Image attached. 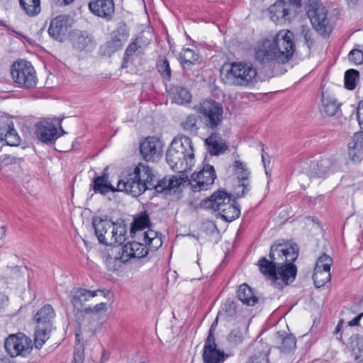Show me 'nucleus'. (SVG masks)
<instances>
[{
  "instance_id": "8",
  "label": "nucleus",
  "mask_w": 363,
  "mask_h": 363,
  "mask_svg": "<svg viewBox=\"0 0 363 363\" xmlns=\"http://www.w3.org/2000/svg\"><path fill=\"white\" fill-rule=\"evenodd\" d=\"M206 158L203 162L202 169L198 172H194L191 176V179H188V181L185 182L187 185L191 186L194 192L209 189L217 177L214 167L206 163Z\"/></svg>"
},
{
  "instance_id": "37",
  "label": "nucleus",
  "mask_w": 363,
  "mask_h": 363,
  "mask_svg": "<svg viewBox=\"0 0 363 363\" xmlns=\"http://www.w3.org/2000/svg\"><path fill=\"white\" fill-rule=\"evenodd\" d=\"M237 296L244 304L250 306H255L259 300L252 289L247 284H242L239 286L237 291Z\"/></svg>"
},
{
  "instance_id": "51",
  "label": "nucleus",
  "mask_w": 363,
  "mask_h": 363,
  "mask_svg": "<svg viewBox=\"0 0 363 363\" xmlns=\"http://www.w3.org/2000/svg\"><path fill=\"white\" fill-rule=\"evenodd\" d=\"M333 263V259L325 253H323L316 260L314 269L322 271H330L331 266Z\"/></svg>"
},
{
  "instance_id": "57",
  "label": "nucleus",
  "mask_w": 363,
  "mask_h": 363,
  "mask_svg": "<svg viewBox=\"0 0 363 363\" xmlns=\"http://www.w3.org/2000/svg\"><path fill=\"white\" fill-rule=\"evenodd\" d=\"M348 60L355 65L363 64V51L354 48L348 54Z\"/></svg>"
},
{
  "instance_id": "1",
  "label": "nucleus",
  "mask_w": 363,
  "mask_h": 363,
  "mask_svg": "<svg viewBox=\"0 0 363 363\" xmlns=\"http://www.w3.org/2000/svg\"><path fill=\"white\" fill-rule=\"evenodd\" d=\"M166 161L174 172L184 173L191 170L195 161L191 138L186 135L174 138L167 151Z\"/></svg>"
},
{
  "instance_id": "62",
  "label": "nucleus",
  "mask_w": 363,
  "mask_h": 363,
  "mask_svg": "<svg viewBox=\"0 0 363 363\" xmlns=\"http://www.w3.org/2000/svg\"><path fill=\"white\" fill-rule=\"evenodd\" d=\"M106 303H100L96 305H95L93 308L87 307L84 308V312L86 314L91 313H99L102 311H106Z\"/></svg>"
},
{
  "instance_id": "53",
  "label": "nucleus",
  "mask_w": 363,
  "mask_h": 363,
  "mask_svg": "<svg viewBox=\"0 0 363 363\" xmlns=\"http://www.w3.org/2000/svg\"><path fill=\"white\" fill-rule=\"evenodd\" d=\"M227 341L232 346H237L244 340L243 333L238 328L232 330L227 335Z\"/></svg>"
},
{
  "instance_id": "9",
  "label": "nucleus",
  "mask_w": 363,
  "mask_h": 363,
  "mask_svg": "<svg viewBox=\"0 0 363 363\" xmlns=\"http://www.w3.org/2000/svg\"><path fill=\"white\" fill-rule=\"evenodd\" d=\"M4 349L12 357H26L33 349L31 339L23 333L10 334L4 340Z\"/></svg>"
},
{
  "instance_id": "44",
  "label": "nucleus",
  "mask_w": 363,
  "mask_h": 363,
  "mask_svg": "<svg viewBox=\"0 0 363 363\" xmlns=\"http://www.w3.org/2000/svg\"><path fill=\"white\" fill-rule=\"evenodd\" d=\"M52 330V329L50 328H38V326H36L33 342V345L36 349H41L45 342L49 339L50 333H51Z\"/></svg>"
},
{
  "instance_id": "55",
  "label": "nucleus",
  "mask_w": 363,
  "mask_h": 363,
  "mask_svg": "<svg viewBox=\"0 0 363 363\" xmlns=\"http://www.w3.org/2000/svg\"><path fill=\"white\" fill-rule=\"evenodd\" d=\"M197 118L194 115H189L186 120L182 123L183 128L191 133H196L198 127L196 125Z\"/></svg>"
},
{
  "instance_id": "11",
  "label": "nucleus",
  "mask_w": 363,
  "mask_h": 363,
  "mask_svg": "<svg viewBox=\"0 0 363 363\" xmlns=\"http://www.w3.org/2000/svg\"><path fill=\"white\" fill-rule=\"evenodd\" d=\"M188 181V176H172L167 179L164 177L156 182L155 178L149 184L148 189H155L157 194L164 196L172 195L181 192V186Z\"/></svg>"
},
{
  "instance_id": "56",
  "label": "nucleus",
  "mask_w": 363,
  "mask_h": 363,
  "mask_svg": "<svg viewBox=\"0 0 363 363\" xmlns=\"http://www.w3.org/2000/svg\"><path fill=\"white\" fill-rule=\"evenodd\" d=\"M301 36L304 38L305 44L308 48L311 49L314 45V40L313 39L312 31L308 26H301Z\"/></svg>"
},
{
  "instance_id": "64",
  "label": "nucleus",
  "mask_w": 363,
  "mask_h": 363,
  "mask_svg": "<svg viewBox=\"0 0 363 363\" xmlns=\"http://www.w3.org/2000/svg\"><path fill=\"white\" fill-rule=\"evenodd\" d=\"M357 115L360 128L363 130V101L359 104Z\"/></svg>"
},
{
  "instance_id": "48",
  "label": "nucleus",
  "mask_w": 363,
  "mask_h": 363,
  "mask_svg": "<svg viewBox=\"0 0 363 363\" xmlns=\"http://www.w3.org/2000/svg\"><path fill=\"white\" fill-rule=\"evenodd\" d=\"M313 279L316 288H320L331 279L330 271L313 270Z\"/></svg>"
},
{
  "instance_id": "35",
  "label": "nucleus",
  "mask_w": 363,
  "mask_h": 363,
  "mask_svg": "<svg viewBox=\"0 0 363 363\" xmlns=\"http://www.w3.org/2000/svg\"><path fill=\"white\" fill-rule=\"evenodd\" d=\"M151 225L150 215L146 210L142 211L133 216V220L130 224V234L142 230Z\"/></svg>"
},
{
  "instance_id": "20",
  "label": "nucleus",
  "mask_w": 363,
  "mask_h": 363,
  "mask_svg": "<svg viewBox=\"0 0 363 363\" xmlns=\"http://www.w3.org/2000/svg\"><path fill=\"white\" fill-rule=\"evenodd\" d=\"M0 142L9 146H18L21 139L9 119L0 120Z\"/></svg>"
},
{
  "instance_id": "33",
  "label": "nucleus",
  "mask_w": 363,
  "mask_h": 363,
  "mask_svg": "<svg viewBox=\"0 0 363 363\" xmlns=\"http://www.w3.org/2000/svg\"><path fill=\"white\" fill-rule=\"evenodd\" d=\"M98 291H90L82 288H79L74 291L71 302L74 308L79 309L83 306L84 302L87 301L90 298L97 295ZM103 293V291H100Z\"/></svg>"
},
{
  "instance_id": "43",
  "label": "nucleus",
  "mask_w": 363,
  "mask_h": 363,
  "mask_svg": "<svg viewBox=\"0 0 363 363\" xmlns=\"http://www.w3.org/2000/svg\"><path fill=\"white\" fill-rule=\"evenodd\" d=\"M21 8L30 17L37 16L41 11L40 0H18Z\"/></svg>"
},
{
  "instance_id": "49",
  "label": "nucleus",
  "mask_w": 363,
  "mask_h": 363,
  "mask_svg": "<svg viewBox=\"0 0 363 363\" xmlns=\"http://www.w3.org/2000/svg\"><path fill=\"white\" fill-rule=\"evenodd\" d=\"M333 263V259L325 253H323L316 260L314 269L322 271H330L331 266Z\"/></svg>"
},
{
  "instance_id": "25",
  "label": "nucleus",
  "mask_w": 363,
  "mask_h": 363,
  "mask_svg": "<svg viewBox=\"0 0 363 363\" xmlns=\"http://www.w3.org/2000/svg\"><path fill=\"white\" fill-rule=\"evenodd\" d=\"M204 143L211 156H218L228 149V145L218 133H212L205 140Z\"/></svg>"
},
{
  "instance_id": "40",
  "label": "nucleus",
  "mask_w": 363,
  "mask_h": 363,
  "mask_svg": "<svg viewBox=\"0 0 363 363\" xmlns=\"http://www.w3.org/2000/svg\"><path fill=\"white\" fill-rule=\"evenodd\" d=\"M218 316L226 321L235 320L237 318V306L234 301L228 298L223 304Z\"/></svg>"
},
{
  "instance_id": "22",
  "label": "nucleus",
  "mask_w": 363,
  "mask_h": 363,
  "mask_svg": "<svg viewBox=\"0 0 363 363\" xmlns=\"http://www.w3.org/2000/svg\"><path fill=\"white\" fill-rule=\"evenodd\" d=\"M69 27V16L59 15L51 20L48 33L52 39L62 42Z\"/></svg>"
},
{
  "instance_id": "61",
  "label": "nucleus",
  "mask_w": 363,
  "mask_h": 363,
  "mask_svg": "<svg viewBox=\"0 0 363 363\" xmlns=\"http://www.w3.org/2000/svg\"><path fill=\"white\" fill-rule=\"evenodd\" d=\"M160 234L161 233L150 229L143 233V241L145 243L152 242V240L160 237Z\"/></svg>"
},
{
  "instance_id": "27",
  "label": "nucleus",
  "mask_w": 363,
  "mask_h": 363,
  "mask_svg": "<svg viewBox=\"0 0 363 363\" xmlns=\"http://www.w3.org/2000/svg\"><path fill=\"white\" fill-rule=\"evenodd\" d=\"M107 170L108 167L104 168L101 176L94 177L91 186L95 193L106 195L108 192L119 191L118 188L116 189L108 181Z\"/></svg>"
},
{
  "instance_id": "52",
  "label": "nucleus",
  "mask_w": 363,
  "mask_h": 363,
  "mask_svg": "<svg viewBox=\"0 0 363 363\" xmlns=\"http://www.w3.org/2000/svg\"><path fill=\"white\" fill-rule=\"evenodd\" d=\"M130 242V250L134 252L133 257L137 258H143L147 256L148 254L149 249L146 246L145 243H141L136 241Z\"/></svg>"
},
{
  "instance_id": "2",
  "label": "nucleus",
  "mask_w": 363,
  "mask_h": 363,
  "mask_svg": "<svg viewBox=\"0 0 363 363\" xmlns=\"http://www.w3.org/2000/svg\"><path fill=\"white\" fill-rule=\"evenodd\" d=\"M155 178L152 169L143 163H139L133 172L118 182L119 191H124L137 197L148 189L149 184Z\"/></svg>"
},
{
  "instance_id": "23",
  "label": "nucleus",
  "mask_w": 363,
  "mask_h": 363,
  "mask_svg": "<svg viewBox=\"0 0 363 363\" xmlns=\"http://www.w3.org/2000/svg\"><path fill=\"white\" fill-rule=\"evenodd\" d=\"M233 167L235 169V174L238 179V188H242L241 192L236 193L237 198L244 197L250 191V185L249 181L250 171L246 165L240 160H236L233 163Z\"/></svg>"
},
{
  "instance_id": "24",
  "label": "nucleus",
  "mask_w": 363,
  "mask_h": 363,
  "mask_svg": "<svg viewBox=\"0 0 363 363\" xmlns=\"http://www.w3.org/2000/svg\"><path fill=\"white\" fill-rule=\"evenodd\" d=\"M111 218L107 215L102 216H93L91 218V224L94 229V233L100 243L108 245L107 240L105 238L106 233L111 228Z\"/></svg>"
},
{
  "instance_id": "16",
  "label": "nucleus",
  "mask_w": 363,
  "mask_h": 363,
  "mask_svg": "<svg viewBox=\"0 0 363 363\" xmlns=\"http://www.w3.org/2000/svg\"><path fill=\"white\" fill-rule=\"evenodd\" d=\"M211 336L205 340L202 354L203 361L204 363H224L230 354L218 349L216 341L211 339Z\"/></svg>"
},
{
  "instance_id": "36",
  "label": "nucleus",
  "mask_w": 363,
  "mask_h": 363,
  "mask_svg": "<svg viewBox=\"0 0 363 363\" xmlns=\"http://www.w3.org/2000/svg\"><path fill=\"white\" fill-rule=\"evenodd\" d=\"M240 208L235 199L233 202L227 203L225 207L218 211L219 216L225 222L230 223L239 218Z\"/></svg>"
},
{
  "instance_id": "19",
  "label": "nucleus",
  "mask_w": 363,
  "mask_h": 363,
  "mask_svg": "<svg viewBox=\"0 0 363 363\" xmlns=\"http://www.w3.org/2000/svg\"><path fill=\"white\" fill-rule=\"evenodd\" d=\"M255 58L262 64L271 62L281 63L279 60L278 52H277L269 39H264L259 43L255 51Z\"/></svg>"
},
{
  "instance_id": "4",
  "label": "nucleus",
  "mask_w": 363,
  "mask_h": 363,
  "mask_svg": "<svg viewBox=\"0 0 363 363\" xmlns=\"http://www.w3.org/2000/svg\"><path fill=\"white\" fill-rule=\"evenodd\" d=\"M299 255L298 245L291 240H278L270 247L269 259L272 264H281L291 261L295 262Z\"/></svg>"
},
{
  "instance_id": "6",
  "label": "nucleus",
  "mask_w": 363,
  "mask_h": 363,
  "mask_svg": "<svg viewBox=\"0 0 363 363\" xmlns=\"http://www.w3.org/2000/svg\"><path fill=\"white\" fill-rule=\"evenodd\" d=\"M197 111L202 116L203 123L208 129L216 130L223 122V107L215 100L207 99L200 103Z\"/></svg>"
},
{
  "instance_id": "63",
  "label": "nucleus",
  "mask_w": 363,
  "mask_h": 363,
  "mask_svg": "<svg viewBox=\"0 0 363 363\" xmlns=\"http://www.w3.org/2000/svg\"><path fill=\"white\" fill-rule=\"evenodd\" d=\"M162 235L160 234V237L152 240V242L145 243L146 246L147 245L150 247V250L156 251L162 245Z\"/></svg>"
},
{
  "instance_id": "12",
  "label": "nucleus",
  "mask_w": 363,
  "mask_h": 363,
  "mask_svg": "<svg viewBox=\"0 0 363 363\" xmlns=\"http://www.w3.org/2000/svg\"><path fill=\"white\" fill-rule=\"evenodd\" d=\"M296 9L292 4L286 0H277L269 8L270 18L276 24L289 23L295 18Z\"/></svg>"
},
{
  "instance_id": "29",
  "label": "nucleus",
  "mask_w": 363,
  "mask_h": 363,
  "mask_svg": "<svg viewBox=\"0 0 363 363\" xmlns=\"http://www.w3.org/2000/svg\"><path fill=\"white\" fill-rule=\"evenodd\" d=\"M55 316V311L50 304L43 306L35 315L34 320L38 328L46 327L52 329V320Z\"/></svg>"
},
{
  "instance_id": "30",
  "label": "nucleus",
  "mask_w": 363,
  "mask_h": 363,
  "mask_svg": "<svg viewBox=\"0 0 363 363\" xmlns=\"http://www.w3.org/2000/svg\"><path fill=\"white\" fill-rule=\"evenodd\" d=\"M278 348L282 353H291L296 347V338L292 334H288L285 331H277L275 334Z\"/></svg>"
},
{
  "instance_id": "39",
  "label": "nucleus",
  "mask_w": 363,
  "mask_h": 363,
  "mask_svg": "<svg viewBox=\"0 0 363 363\" xmlns=\"http://www.w3.org/2000/svg\"><path fill=\"white\" fill-rule=\"evenodd\" d=\"M339 108V104L335 99L323 94L322 106L320 108L321 113L325 116H333Z\"/></svg>"
},
{
  "instance_id": "60",
  "label": "nucleus",
  "mask_w": 363,
  "mask_h": 363,
  "mask_svg": "<svg viewBox=\"0 0 363 363\" xmlns=\"http://www.w3.org/2000/svg\"><path fill=\"white\" fill-rule=\"evenodd\" d=\"M20 158L16 157L9 154H4L0 155V164L9 165L15 164L17 160H20Z\"/></svg>"
},
{
  "instance_id": "3",
  "label": "nucleus",
  "mask_w": 363,
  "mask_h": 363,
  "mask_svg": "<svg viewBox=\"0 0 363 363\" xmlns=\"http://www.w3.org/2000/svg\"><path fill=\"white\" fill-rule=\"evenodd\" d=\"M257 266L260 272L271 279L275 284L278 279H281L285 285L294 281L297 275V267L294 262H289L281 264H272L268 262L265 257L259 258Z\"/></svg>"
},
{
  "instance_id": "42",
  "label": "nucleus",
  "mask_w": 363,
  "mask_h": 363,
  "mask_svg": "<svg viewBox=\"0 0 363 363\" xmlns=\"http://www.w3.org/2000/svg\"><path fill=\"white\" fill-rule=\"evenodd\" d=\"M156 69L164 82H169L172 78V69L169 62L164 56H160L156 62Z\"/></svg>"
},
{
  "instance_id": "17",
  "label": "nucleus",
  "mask_w": 363,
  "mask_h": 363,
  "mask_svg": "<svg viewBox=\"0 0 363 363\" xmlns=\"http://www.w3.org/2000/svg\"><path fill=\"white\" fill-rule=\"evenodd\" d=\"M71 40L73 48L79 52H91L96 47L94 35L87 30H75Z\"/></svg>"
},
{
  "instance_id": "32",
  "label": "nucleus",
  "mask_w": 363,
  "mask_h": 363,
  "mask_svg": "<svg viewBox=\"0 0 363 363\" xmlns=\"http://www.w3.org/2000/svg\"><path fill=\"white\" fill-rule=\"evenodd\" d=\"M330 161L327 158L311 161L308 174L311 177H325L329 170Z\"/></svg>"
},
{
  "instance_id": "21",
  "label": "nucleus",
  "mask_w": 363,
  "mask_h": 363,
  "mask_svg": "<svg viewBox=\"0 0 363 363\" xmlns=\"http://www.w3.org/2000/svg\"><path fill=\"white\" fill-rule=\"evenodd\" d=\"M89 9L92 13L109 21L115 11L113 0H95L89 3Z\"/></svg>"
},
{
  "instance_id": "10",
  "label": "nucleus",
  "mask_w": 363,
  "mask_h": 363,
  "mask_svg": "<svg viewBox=\"0 0 363 363\" xmlns=\"http://www.w3.org/2000/svg\"><path fill=\"white\" fill-rule=\"evenodd\" d=\"M256 76V68L251 64L242 62L233 63L226 74L231 84L240 86H247L252 83Z\"/></svg>"
},
{
  "instance_id": "47",
  "label": "nucleus",
  "mask_w": 363,
  "mask_h": 363,
  "mask_svg": "<svg viewBox=\"0 0 363 363\" xmlns=\"http://www.w3.org/2000/svg\"><path fill=\"white\" fill-rule=\"evenodd\" d=\"M179 59L183 66L200 63L199 54L190 48L184 49V53L179 55Z\"/></svg>"
},
{
  "instance_id": "58",
  "label": "nucleus",
  "mask_w": 363,
  "mask_h": 363,
  "mask_svg": "<svg viewBox=\"0 0 363 363\" xmlns=\"http://www.w3.org/2000/svg\"><path fill=\"white\" fill-rule=\"evenodd\" d=\"M125 227L123 225V221L121 222L120 225L118 228H113L112 230V237L115 239V242L120 245L122 244L125 240Z\"/></svg>"
},
{
  "instance_id": "59",
  "label": "nucleus",
  "mask_w": 363,
  "mask_h": 363,
  "mask_svg": "<svg viewBox=\"0 0 363 363\" xmlns=\"http://www.w3.org/2000/svg\"><path fill=\"white\" fill-rule=\"evenodd\" d=\"M84 345H74L72 363H84Z\"/></svg>"
},
{
  "instance_id": "46",
  "label": "nucleus",
  "mask_w": 363,
  "mask_h": 363,
  "mask_svg": "<svg viewBox=\"0 0 363 363\" xmlns=\"http://www.w3.org/2000/svg\"><path fill=\"white\" fill-rule=\"evenodd\" d=\"M359 79V72L355 69H349L345 72V87L348 90H354L357 82Z\"/></svg>"
},
{
  "instance_id": "26",
  "label": "nucleus",
  "mask_w": 363,
  "mask_h": 363,
  "mask_svg": "<svg viewBox=\"0 0 363 363\" xmlns=\"http://www.w3.org/2000/svg\"><path fill=\"white\" fill-rule=\"evenodd\" d=\"M327 9L319 13V16L310 20L313 29L323 38H328L333 30L332 23L328 17Z\"/></svg>"
},
{
  "instance_id": "31",
  "label": "nucleus",
  "mask_w": 363,
  "mask_h": 363,
  "mask_svg": "<svg viewBox=\"0 0 363 363\" xmlns=\"http://www.w3.org/2000/svg\"><path fill=\"white\" fill-rule=\"evenodd\" d=\"M270 350L267 343L262 342L256 343L253 353L249 357L247 363H270L269 359Z\"/></svg>"
},
{
  "instance_id": "54",
  "label": "nucleus",
  "mask_w": 363,
  "mask_h": 363,
  "mask_svg": "<svg viewBox=\"0 0 363 363\" xmlns=\"http://www.w3.org/2000/svg\"><path fill=\"white\" fill-rule=\"evenodd\" d=\"M142 42V38H136L132 43H130L127 47L123 56V62H127L130 57L133 55V54L141 48L140 43Z\"/></svg>"
},
{
  "instance_id": "14",
  "label": "nucleus",
  "mask_w": 363,
  "mask_h": 363,
  "mask_svg": "<svg viewBox=\"0 0 363 363\" xmlns=\"http://www.w3.org/2000/svg\"><path fill=\"white\" fill-rule=\"evenodd\" d=\"M163 152V144L155 136H148L140 143V153L142 158L147 162H155L160 159Z\"/></svg>"
},
{
  "instance_id": "15",
  "label": "nucleus",
  "mask_w": 363,
  "mask_h": 363,
  "mask_svg": "<svg viewBox=\"0 0 363 363\" xmlns=\"http://www.w3.org/2000/svg\"><path fill=\"white\" fill-rule=\"evenodd\" d=\"M233 194L223 189H218L210 196L201 201L200 205L205 209H211L214 212L220 211L227 203L232 201Z\"/></svg>"
},
{
  "instance_id": "18",
  "label": "nucleus",
  "mask_w": 363,
  "mask_h": 363,
  "mask_svg": "<svg viewBox=\"0 0 363 363\" xmlns=\"http://www.w3.org/2000/svg\"><path fill=\"white\" fill-rule=\"evenodd\" d=\"M37 138L47 145L55 144L60 137L56 126L49 120H43L35 124Z\"/></svg>"
},
{
  "instance_id": "38",
  "label": "nucleus",
  "mask_w": 363,
  "mask_h": 363,
  "mask_svg": "<svg viewBox=\"0 0 363 363\" xmlns=\"http://www.w3.org/2000/svg\"><path fill=\"white\" fill-rule=\"evenodd\" d=\"M349 345L355 361L357 363H363V336L358 334L352 335L350 337Z\"/></svg>"
},
{
  "instance_id": "45",
  "label": "nucleus",
  "mask_w": 363,
  "mask_h": 363,
  "mask_svg": "<svg viewBox=\"0 0 363 363\" xmlns=\"http://www.w3.org/2000/svg\"><path fill=\"white\" fill-rule=\"evenodd\" d=\"M130 242H128L125 245L121 247V245L116 246L112 250V252H116L115 259L120 260L123 263L127 262L130 258L133 257L134 252L130 250Z\"/></svg>"
},
{
  "instance_id": "5",
  "label": "nucleus",
  "mask_w": 363,
  "mask_h": 363,
  "mask_svg": "<svg viewBox=\"0 0 363 363\" xmlns=\"http://www.w3.org/2000/svg\"><path fill=\"white\" fill-rule=\"evenodd\" d=\"M11 74L13 82L20 87L30 89L37 85L35 70L28 61L19 60L15 62L11 66Z\"/></svg>"
},
{
  "instance_id": "7",
  "label": "nucleus",
  "mask_w": 363,
  "mask_h": 363,
  "mask_svg": "<svg viewBox=\"0 0 363 363\" xmlns=\"http://www.w3.org/2000/svg\"><path fill=\"white\" fill-rule=\"evenodd\" d=\"M294 33L289 30H281L279 31L271 40L277 52H278L279 60L281 64L289 62L296 50Z\"/></svg>"
},
{
  "instance_id": "13",
  "label": "nucleus",
  "mask_w": 363,
  "mask_h": 363,
  "mask_svg": "<svg viewBox=\"0 0 363 363\" xmlns=\"http://www.w3.org/2000/svg\"><path fill=\"white\" fill-rule=\"evenodd\" d=\"M130 36V29L126 23L121 21L110 34V39L105 44L106 52L111 55L121 50Z\"/></svg>"
},
{
  "instance_id": "28",
  "label": "nucleus",
  "mask_w": 363,
  "mask_h": 363,
  "mask_svg": "<svg viewBox=\"0 0 363 363\" xmlns=\"http://www.w3.org/2000/svg\"><path fill=\"white\" fill-rule=\"evenodd\" d=\"M348 155L354 163H359L363 158V132L356 133L348 145Z\"/></svg>"
},
{
  "instance_id": "41",
  "label": "nucleus",
  "mask_w": 363,
  "mask_h": 363,
  "mask_svg": "<svg viewBox=\"0 0 363 363\" xmlns=\"http://www.w3.org/2000/svg\"><path fill=\"white\" fill-rule=\"evenodd\" d=\"M306 15L310 20L319 16V13L326 9L320 0H307L305 5Z\"/></svg>"
},
{
  "instance_id": "50",
  "label": "nucleus",
  "mask_w": 363,
  "mask_h": 363,
  "mask_svg": "<svg viewBox=\"0 0 363 363\" xmlns=\"http://www.w3.org/2000/svg\"><path fill=\"white\" fill-rule=\"evenodd\" d=\"M333 263V259L325 253H323L316 260L314 269L322 271H330L331 266Z\"/></svg>"
},
{
  "instance_id": "34",
  "label": "nucleus",
  "mask_w": 363,
  "mask_h": 363,
  "mask_svg": "<svg viewBox=\"0 0 363 363\" xmlns=\"http://www.w3.org/2000/svg\"><path fill=\"white\" fill-rule=\"evenodd\" d=\"M169 94L171 96L173 101L177 104H189L191 101V94L190 91L180 86H172L169 89Z\"/></svg>"
}]
</instances>
